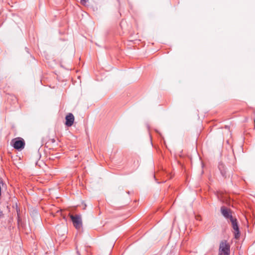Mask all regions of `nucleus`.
Wrapping results in <instances>:
<instances>
[{"mask_svg": "<svg viewBox=\"0 0 255 255\" xmlns=\"http://www.w3.org/2000/svg\"><path fill=\"white\" fill-rule=\"evenodd\" d=\"M11 144L15 149L21 150L24 148L25 141L21 137H16L12 139Z\"/></svg>", "mask_w": 255, "mask_h": 255, "instance_id": "obj_1", "label": "nucleus"}, {"mask_svg": "<svg viewBox=\"0 0 255 255\" xmlns=\"http://www.w3.org/2000/svg\"><path fill=\"white\" fill-rule=\"evenodd\" d=\"M230 246L226 241H222L220 244L219 255H230Z\"/></svg>", "mask_w": 255, "mask_h": 255, "instance_id": "obj_2", "label": "nucleus"}, {"mask_svg": "<svg viewBox=\"0 0 255 255\" xmlns=\"http://www.w3.org/2000/svg\"><path fill=\"white\" fill-rule=\"evenodd\" d=\"M70 218L72 221L74 226L77 229H79L82 226V219L80 215H76L73 216L70 215Z\"/></svg>", "mask_w": 255, "mask_h": 255, "instance_id": "obj_3", "label": "nucleus"}, {"mask_svg": "<svg viewBox=\"0 0 255 255\" xmlns=\"http://www.w3.org/2000/svg\"><path fill=\"white\" fill-rule=\"evenodd\" d=\"M232 228L234 230V236L235 238L236 239H238L240 237V233L239 231V226L237 223V219L235 218H232V219L230 220Z\"/></svg>", "mask_w": 255, "mask_h": 255, "instance_id": "obj_4", "label": "nucleus"}, {"mask_svg": "<svg viewBox=\"0 0 255 255\" xmlns=\"http://www.w3.org/2000/svg\"><path fill=\"white\" fill-rule=\"evenodd\" d=\"M221 211L222 215L226 219H229L230 220H231L232 218H234L231 214V210L226 207L224 206L222 207L221 208Z\"/></svg>", "mask_w": 255, "mask_h": 255, "instance_id": "obj_5", "label": "nucleus"}, {"mask_svg": "<svg viewBox=\"0 0 255 255\" xmlns=\"http://www.w3.org/2000/svg\"><path fill=\"white\" fill-rule=\"evenodd\" d=\"M218 168L220 170L221 173L223 177H226V171L224 168V165L222 163H220L218 165Z\"/></svg>", "mask_w": 255, "mask_h": 255, "instance_id": "obj_7", "label": "nucleus"}, {"mask_svg": "<svg viewBox=\"0 0 255 255\" xmlns=\"http://www.w3.org/2000/svg\"><path fill=\"white\" fill-rule=\"evenodd\" d=\"M66 123L65 125L67 127H71L73 124L74 121V117L71 113H69L66 116Z\"/></svg>", "mask_w": 255, "mask_h": 255, "instance_id": "obj_6", "label": "nucleus"}, {"mask_svg": "<svg viewBox=\"0 0 255 255\" xmlns=\"http://www.w3.org/2000/svg\"><path fill=\"white\" fill-rule=\"evenodd\" d=\"M88 0H81V2H86Z\"/></svg>", "mask_w": 255, "mask_h": 255, "instance_id": "obj_8", "label": "nucleus"}]
</instances>
